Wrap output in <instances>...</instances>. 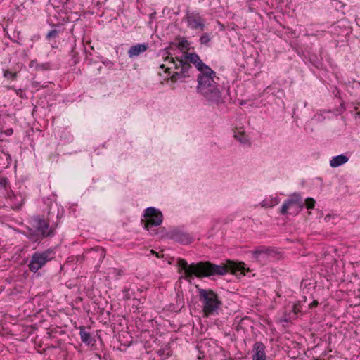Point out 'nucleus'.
<instances>
[{"label":"nucleus","instance_id":"obj_31","mask_svg":"<svg viewBox=\"0 0 360 360\" xmlns=\"http://www.w3.org/2000/svg\"><path fill=\"white\" fill-rule=\"evenodd\" d=\"M150 253L153 254V255H155L156 257H159L158 253L156 252L155 251H154L153 250H150Z\"/></svg>","mask_w":360,"mask_h":360},{"label":"nucleus","instance_id":"obj_9","mask_svg":"<svg viewBox=\"0 0 360 360\" xmlns=\"http://www.w3.org/2000/svg\"><path fill=\"white\" fill-rule=\"evenodd\" d=\"M185 20L188 27L192 30L203 31L205 28V20L199 13L187 11Z\"/></svg>","mask_w":360,"mask_h":360},{"label":"nucleus","instance_id":"obj_20","mask_svg":"<svg viewBox=\"0 0 360 360\" xmlns=\"http://www.w3.org/2000/svg\"><path fill=\"white\" fill-rule=\"evenodd\" d=\"M200 43L203 45H208L211 41V38L207 33H204L200 38Z\"/></svg>","mask_w":360,"mask_h":360},{"label":"nucleus","instance_id":"obj_7","mask_svg":"<svg viewBox=\"0 0 360 360\" xmlns=\"http://www.w3.org/2000/svg\"><path fill=\"white\" fill-rule=\"evenodd\" d=\"M32 227L43 237H53L55 235V230L57 224L50 225L49 221L39 217H34L31 220Z\"/></svg>","mask_w":360,"mask_h":360},{"label":"nucleus","instance_id":"obj_35","mask_svg":"<svg viewBox=\"0 0 360 360\" xmlns=\"http://www.w3.org/2000/svg\"><path fill=\"white\" fill-rule=\"evenodd\" d=\"M165 65H164V64H162V65H160V68H162V69H164V68H165Z\"/></svg>","mask_w":360,"mask_h":360},{"label":"nucleus","instance_id":"obj_19","mask_svg":"<svg viewBox=\"0 0 360 360\" xmlns=\"http://www.w3.org/2000/svg\"><path fill=\"white\" fill-rule=\"evenodd\" d=\"M79 335H80L81 340L84 343L87 344V345H89L91 343V342H92L91 335L89 332L85 330L84 327L82 326L80 328Z\"/></svg>","mask_w":360,"mask_h":360},{"label":"nucleus","instance_id":"obj_26","mask_svg":"<svg viewBox=\"0 0 360 360\" xmlns=\"http://www.w3.org/2000/svg\"><path fill=\"white\" fill-rule=\"evenodd\" d=\"M8 184V179L5 177L0 178V188H5Z\"/></svg>","mask_w":360,"mask_h":360},{"label":"nucleus","instance_id":"obj_29","mask_svg":"<svg viewBox=\"0 0 360 360\" xmlns=\"http://www.w3.org/2000/svg\"><path fill=\"white\" fill-rule=\"evenodd\" d=\"M37 64V62L36 60H32L30 63V65L29 66L30 68H34L36 69V65Z\"/></svg>","mask_w":360,"mask_h":360},{"label":"nucleus","instance_id":"obj_25","mask_svg":"<svg viewBox=\"0 0 360 360\" xmlns=\"http://www.w3.org/2000/svg\"><path fill=\"white\" fill-rule=\"evenodd\" d=\"M58 34V31L56 30H52L49 31L46 34V38L48 39H51L52 38H56Z\"/></svg>","mask_w":360,"mask_h":360},{"label":"nucleus","instance_id":"obj_32","mask_svg":"<svg viewBox=\"0 0 360 360\" xmlns=\"http://www.w3.org/2000/svg\"><path fill=\"white\" fill-rule=\"evenodd\" d=\"M150 253L153 254V255H155L156 257H159L158 253L156 252L155 251H154L153 250H150Z\"/></svg>","mask_w":360,"mask_h":360},{"label":"nucleus","instance_id":"obj_13","mask_svg":"<svg viewBox=\"0 0 360 360\" xmlns=\"http://www.w3.org/2000/svg\"><path fill=\"white\" fill-rule=\"evenodd\" d=\"M170 238L177 242L188 244L191 242V238L188 236V234L184 233L180 231H174L171 233Z\"/></svg>","mask_w":360,"mask_h":360},{"label":"nucleus","instance_id":"obj_8","mask_svg":"<svg viewBox=\"0 0 360 360\" xmlns=\"http://www.w3.org/2000/svg\"><path fill=\"white\" fill-rule=\"evenodd\" d=\"M304 207V202L298 193H293L281 206V214L284 215L290 210L291 214H297Z\"/></svg>","mask_w":360,"mask_h":360},{"label":"nucleus","instance_id":"obj_4","mask_svg":"<svg viewBox=\"0 0 360 360\" xmlns=\"http://www.w3.org/2000/svg\"><path fill=\"white\" fill-rule=\"evenodd\" d=\"M198 292L205 316H209L217 314L221 304L217 295L212 290L199 289Z\"/></svg>","mask_w":360,"mask_h":360},{"label":"nucleus","instance_id":"obj_3","mask_svg":"<svg viewBox=\"0 0 360 360\" xmlns=\"http://www.w3.org/2000/svg\"><path fill=\"white\" fill-rule=\"evenodd\" d=\"M205 70L201 72L198 76V91L207 100L212 102H218L221 98V91L219 89L216 73L210 68H205Z\"/></svg>","mask_w":360,"mask_h":360},{"label":"nucleus","instance_id":"obj_2","mask_svg":"<svg viewBox=\"0 0 360 360\" xmlns=\"http://www.w3.org/2000/svg\"><path fill=\"white\" fill-rule=\"evenodd\" d=\"M165 61L172 65L171 67L167 68L165 72H169L172 68L178 70L171 76L172 82H176L180 78L188 77L190 76L189 71L192 69L191 63H193L200 72L205 70V68H209L195 53H184L180 58H174L170 53H168L165 58Z\"/></svg>","mask_w":360,"mask_h":360},{"label":"nucleus","instance_id":"obj_10","mask_svg":"<svg viewBox=\"0 0 360 360\" xmlns=\"http://www.w3.org/2000/svg\"><path fill=\"white\" fill-rule=\"evenodd\" d=\"M7 200L13 210H20L25 200V195L22 193L15 194L12 191L8 193Z\"/></svg>","mask_w":360,"mask_h":360},{"label":"nucleus","instance_id":"obj_11","mask_svg":"<svg viewBox=\"0 0 360 360\" xmlns=\"http://www.w3.org/2000/svg\"><path fill=\"white\" fill-rule=\"evenodd\" d=\"M265 345L261 342H257L253 345L252 360H266Z\"/></svg>","mask_w":360,"mask_h":360},{"label":"nucleus","instance_id":"obj_18","mask_svg":"<svg viewBox=\"0 0 360 360\" xmlns=\"http://www.w3.org/2000/svg\"><path fill=\"white\" fill-rule=\"evenodd\" d=\"M277 197H271L265 198L262 202L261 205L263 207H272L278 203Z\"/></svg>","mask_w":360,"mask_h":360},{"label":"nucleus","instance_id":"obj_17","mask_svg":"<svg viewBox=\"0 0 360 360\" xmlns=\"http://www.w3.org/2000/svg\"><path fill=\"white\" fill-rule=\"evenodd\" d=\"M50 84V82H42L37 77H34L32 81V87L39 91L41 89L48 88Z\"/></svg>","mask_w":360,"mask_h":360},{"label":"nucleus","instance_id":"obj_36","mask_svg":"<svg viewBox=\"0 0 360 360\" xmlns=\"http://www.w3.org/2000/svg\"><path fill=\"white\" fill-rule=\"evenodd\" d=\"M283 321L288 322V320L287 319H285H285H283Z\"/></svg>","mask_w":360,"mask_h":360},{"label":"nucleus","instance_id":"obj_14","mask_svg":"<svg viewBox=\"0 0 360 360\" xmlns=\"http://www.w3.org/2000/svg\"><path fill=\"white\" fill-rule=\"evenodd\" d=\"M349 158L343 155H339L335 157H333L332 159L330 160V165L332 167H338L345 163H346L348 161Z\"/></svg>","mask_w":360,"mask_h":360},{"label":"nucleus","instance_id":"obj_1","mask_svg":"<svg viewBox=\"0 0 360 360\" xmlns=\"http://www.w3.org/2000/svg\"><path fill=\"white\" fill-rule=\"evenodd\" d=\"M178 266L184 271V277L186 279H191L194 276L198 278L210 277L214 276H224L229 271L238 269L236 264L231 261H228L227 264L217 265L210 262H200L196 264L192 263L188 265L184 259H178Z\"/></svg>","mask_w":360,"mask_h":360},{"label":"nucleus","instance_id":"obj_28","mask_svg":"<svg viewBox=\"0 0 360 360\" xmlns=\"http://www.w3.org/2000/svg\"><path fill=\"white\" fill-rule=\"evenodd\" d=\"M354 112L356 116H359L360 117V103H359L354 108Z\"/></svg>","mask_w":360,"mask_h":360},{"label":"nucleus","instance_id":"obj_27","mask_svg":"<svg viewBox=\"0 0 360 360\" xmlns=\"http://www.w3.org/2000/svg\"><path fill=\"white\" fill-rule=\"evenodd\" d=\"M17 96H18L20 98H25V92L23 91V90H22L21 89H14Z\"/></svg>","mask_w":360,"mask_h":360},{"label":"nucleus","instance_id":"obj_24","mask_svg":"<svg viewBox=\"0 0 360 360\" xmlns=\"http://www.w3.org/2000/svg\"><path fill=\"white\" fill-rule=\"evenodd\" d=\"M301 311V306L300 304H295L292 306V312L294 313L293 318L295 319L297 316V314Z\"/></svg>","mask_w":360,"mask_h":360},{"label":"nucleus","instance_id":"obj_12","mask_svg":"<svg viewBox=\"0 0 360 360\" xmlns=\"http://www.w3.org/2000/svg\"><path fill=\"white\" fill-rule=\"evenodd\" d=\"M148 49V45L146 44H138L132 46L128 50V56L130 58H134L139 56L140 54L144 53Z\"/></svg>","mask_w":360,"mask_h":360},{"label":"nucleus","instance_id":"obj_21","mask_svg":"<svg viewBox=\"0 0 360 360\" xmlns=\"http://www.w3.org/2000/svg\"><path fill=\"white\" fill-rule=\"evenodd\" d=\"M4 77H6L7 79H10L11 80H15L17 77V73L12 72L9 70H5L4 72Z\"/></svg>","mask_w":360,"mask_h":360},{"label":"nucleus","instance_id":"obj_5","mask_svg":"<svg viewBox=\"0 0 360 360\" xmlns=\"http://www.w3.org/2000/svg\"><path fill=\"white\" fill-rule=\"evenodd\" d=\"M55 255L56 252L53 248H49L42 252H34L28 264L30 271L34 273L37 272L45 266L47 262L54 259Z\"/></svg>","mask_w":360,"mask_h":360},{"label":"nucleus","instance_id":"obj_6","mask_svg":"<svg viewBox=\"0 0 360 360\" xmlns=\"http://www.w3.org/2000/svg\"><path fill=\"white\" fill-rule=\"evenodd\" d=\"M144 219H141L145 229L150 231V233L156 234L155 229H152L153 226H160L163 220L162 212L158 209L150 207L145 210L143 214Z\"/></svg>","mask_w":360,"mask_h":360},{"label":"nucleus","instance_id":"obj_23","mask_svg":"<svg viewBox=\"0 0 360 360\" xmlns=\"http://www.w3.org/2000/svg\"><path fill=\"white\" fill-rule=\"evenodd\" d=\"M50 69V66L49 63H37L36 65V70H45Z\"/></svg>","mask_w":360,"mask_h":360},{"label":"nucleus","instance_id":"obj_15","mask_svg":"<svg viewBox=\"0 0 360 360\" xmlns=\"http://www.w3.org/2000/svg\"><path fill=\"white\" fill-rule=\"evenodd\" d=\"M273 251L270 249L263 248L260 250H256L254 252L255 258L262 260L266 259L267 257H270L272 254Z\"/></svg>","mask_w":360,"mask_h":360},{"label":"nucleus","instance_id":"obj_22","mask_svg":"<svg viewBox=\"0 0 360 360\" xmlns=\"http://www.w3.org/2000/svg\"><path fill=\"white\" fill-rule=\"evenodd\" d=\"M305 205L307 209H313L315 206V200L312 198H307L305 200Z\"/></svg>","mask_w":360,"mask_h":360},{"label":"nucleus","instance_id":"obj_34","mask_svg":"<svg viewBox=\"0 0 360 360\" xmlns=\"http://www.w3.org/2000/svg\"><path fill=\"white\" fill-rule=\"evenodd\" d=\"M318 304V302L317 301H314L312 303H311V306L312 307H316L317 306Z\"/></svg>","mask_w":360,"mask_h":360},{"label":"nucleus","instance_id":"obj_30","mask_svg":"<svg viewBox=\"0 0 360 360\" xmlns=\"http://www.w3.org/2000/svg\"><path fill=\"white\" fill-rule=\"evenodd\" d=\"M5 134L6 136H10L13 134V129L11 128V129H8L7 130L5 131Z\"/></svg>","mask_w":360,"mask_h":360},{"label":"nucleus","instance_id":"obj_33","mask_svg":"<svg viewBox=\"0 0 360 360\" xmlns=\"http://www.w3.org/2000/svg\"><path fill=\"white\" fill-rule=\"evenodd\" d=\"M115 271L117 272V275L120 276L122 274V271L120 269H115Z\"/></svg>","mask_w":360,"mask_h":360},{"label":"nucleus","instance_id":"obj_16","mask_svg":"<svg viewBox=\"0 0 360 360\" xmlns=\"http://www.w3.org/2000/svg\"><path fill=\"white\" fill-rule=\"evenodd\" d=\"M234 138L243 144H250L248 136L241 129L234 132Z\"/></svg>","mask_w":360,"mask_h":360}]
</instances>
